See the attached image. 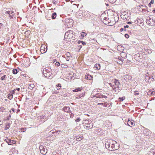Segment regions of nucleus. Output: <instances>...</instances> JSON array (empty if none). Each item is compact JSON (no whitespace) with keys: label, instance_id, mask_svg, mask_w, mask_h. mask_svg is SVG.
Wrapping results in <instances>:
<instances>
[{"label":"nucleus","instance_id":"nucleus-16","mask_svg":"<svg viewBox=\"0 0 155 155\" xmlns=\"http://www.w3.org/2000/svg\"><path fill=\"white\" fill-rule=\"evenodd\" d=\"M128 24H130L131 23L130 22H128Z\"/></svg>","mask_w":155,"mask_h":155},{"label":"nucleus","instance_id":"nucleus-8","mask_svg":"<svg viewBox=\"0 0 155 155\" xmlns=\"http://www.w3.org/2000/svg\"><path fill=\"white\" fill-rule=\"evenodd\" d=\"M125 37L127 38H128L129 37V35L127 34H126L125 35Z\"/></svg>","mask_w":155,"mask_h":155},{"label":"nucleus","instance_id":"nucleus-2","mask_svg":"<svg viewBox=\"0 0 155 155\" xmlns=\"http://www.w3.org/2000/svg\"><path fill=\"white\" fill-rule=\"evenodd\" d=\"M94 68L97 70H99L100 68V65L98 64H96L95 65Z\"/></svg>","mask_w":155,"mask_h":155},{"label":"nucleus","instance_id":"nucleus-5","mask_svg":"<svg viewBox=\"0 0 155 155\" xmlns=\"http://www.w3.org/2000/svg\"><path fill=\"white\" fill-rule=\"evenodd\" d=\"M13 73L14 74H16L17 73L18 71L16 69H14L13 71Z\"/></svg>","mask_w":155,"mask_h":155},{"label":"nucleus","instance_id":"nucleus-14","mask_svg":"<svg viewBox=\"0 0 155 155\" xmlns=\"http://www.w3.org/2000/svg\"><path fill=\"white\" fill-rule=\"evenodd\" d=\"M31 85H32V87H34V84H31Z\"/></svg>","mask_w":155,"mask_h":155},{"label":"nucleus","instance_id":"nucleus-6","mask_svg":"<svg viewBox=\"0 0 155 155\" xmlns=\"http://www.w3.org/2000/svg\"><path fill=\"white\" fill-rule=\"evenodd\" d=\"M56 14L55 13H54L53 14L52 16V18L53 19H54L56 18Z\"/></svg>","mask_w":155,"mask_h":155},{"label":"nucleus","instance_id":"nucleus-18","mask_svg":"<svg viewBox=\"0 0 155 155\" xmlns=\"http://www.w3.org/2000/svg\"><path fill=\"white\" fill-rule=\"evenodd\" d=\"M131 124H133V123H131Z\"/></svg>","mask_w":155,"mask_h":155},{"label":"nucleus","instance_id":"nucleus-17","mask_svg":"<svg viewBox=\"0 0 155 155\" xmlns=\"http://www.w3.org/2000/svg\"><path fill=\"white\" fill-rule=\"evenodd\" d=\"M130 122H131V121H129V122H128V123H129Z\"/></svg>","mask_w":155,"mask_h":155},{"label":"nucleus","instance_id":"nucleus-10","mask_svg":"<svg viewBox=\"0 0 155 155\" xmlns=\"http://www.w3.org/2000/svg\"><path fill=\"white\" fill-rule=\"evenodd\" d=\"M151 4H153V1H151V2L150 3V4H151Z\"/></svg>","mask_w":155,"mask_h":155},{"label":"nucleus","instance_id":"nucleus-13","mask_svg":"<svg viewBox=\"0 0 155 155\" xmlns=\"http://www.w3.org/2000/svg\"><path fill=\"white\" fill-rule=\"evenodd\" d=\"M83 44H84V42L83 41H81Z\"/></svg>","mask_w":155,"mask_h":155},{"label":"nucleus","instance_id":"nucleus-7","mask_svg":"<svg viewBox=\"0 0 155 155\" xmlns=\"http://www.w3.org/2000/svg\"><path fill=\"white\" fill-rule=\"evenodd\" d=\"M55 65L57 66H59L60 65V63L58 62H57L56 63H55Z\"/></svg>","mask_w":155,"mask_h":155},{"label":"nucleus","instance_id":"nucleus-9","mask_svg":"<svg viewBox=\"0 0 155 155\" xmlns=\"http://www.w3.org/2000/svg\"><path fill=\"white\" fill-rule=\"evenodd\" d=\"M124 27L125 28H128L129 27V26L128 25H127L126 26H124Z\"/></svg>","mask_w":155,"mask_h":155},{"label":"nucleus","instance_id":"nucleus-11","mask_svg":"<svg viewBox=\"0 0 155 155\" xmlns=\"http://www.w3.org/2000/svg\"><path fill=\"white\" fill-rule=\"evenodd\" d=\"M120 30L121 31H122L123 30V28H121L120 29Z\"/></svg>","mask_w":155,"mask_h":155},{"label":"nucleus","instance_id":"nucleus-15","mask_svg":"<svg viewBox=\"0 0 155 155\" xmlns=\"http://www.w3.org/2000/svg\"><path fill=\"white\" fill-rule=\"evenodd\" d=\"M17 89V90H18V91H19V88H18Z\"/></svg>","mask_w":155,"mask_h":155},{"label":"nucleus","instance_id":"nucleus-19","mask_svg":"<svg viewBox=\"0 0 155 155\" xmlns=\"http://www.w3.org/2000/svg\"><path fill=\"white\" fill-rule=\"evenodd\" d=\"M131 124H133V123H131Z\"/></svg>","mask_w":155,"mask_h":155},{"label":"nucleus","instance_id":"nucleus-4","mask_svg":"<svg viewBox=\"0 0 155 155\" xmlns=\"http://www.w3.org/2000/svg\"><path fill=\"white\" fill-rule=\"evenodd\" d=\"M6 77V75H4L1 77V79L2 80H5Z\"/></svg>","mask_w":155,"mask_h":155},{"label":"nucleus","instance_id":"nucleus-12","mask_svg":"<svg viewBox=\"0 0 155 155\" xmlns=\"http://www.w3.org/2000/svg\"><path fill=\"white\" fill-rule=\"evenodd\" d=\"M153 12L155 13V9L153 10Z\"/></svg>","mask_w":155,"mask_h":155},{"label":"nucleus","instance_id":"nucleus-3","mask_svg":"<svg viewBox=\"0 0 155 155\" xmlns=\"http://www.w3.org/2000/svg\"><path fill=\"white\" fill-rule=\"evenodd\" d=\"M85 78L87 79L90 80L92 79V77L91 75L87 74V75L86 76Z\"/></svg>","mask_w":155,"mask_h":155},{"label":"nucleus","instance_id":"nucleus-1","mask_svg":"<svg viewBox=\"0 0 155 155\" xmlns=\"http://www.w3.org/2000/svg\"><path fill=\"white\" fill-rule=\"evenodd\" d=\"M47 152V150L45 148H43L42 150L41 151V153L43 154H45Z\"/></svg>","mask_w":155,"mask_h":155}]
</instances>
